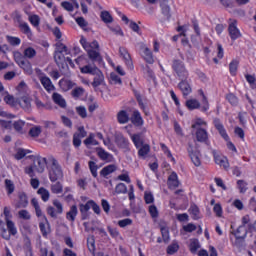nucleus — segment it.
<instances>
[{
    "label": "nucleus",
    "mask_w": 256,
    "mask_h": 256,
    "mask_svg": "<svg viewBox=\"0 0 256 256\" xmlns=\"http://www.w3.org/2000/svg\"><path fill=\"white\" fill-rule=\"evenodd\" d=\"M151 152V146L149 144H143L140 148H138V157H147Z\"/></svg>",
    "instance_id": "46"
},
{
    "label": "nucleus",
    "mask_w": 256,
    "mask_h": 256,
    "mask_svg": "<svg viewBox=\"0 0 256 256\" xmlns=\"http://www.w3.org/2000/svg\"><path fill=\"white\" fill-rule=\"evenodd\" d=\"M14 61L17 63L20 69H23L24 73H27L28 75L33 73V66L31 65V62L27 60V58H25L21 52H14Z\"/></svg>",
    "instance_id": "6"
},
{
    "label": "nucleus",
    "mask_w": 256,
    "mask_h": 256,
    "mask_svg": "<svg viewBox=\"0 0 256 256\" xmlns=\"http://www.w3.org/2000/svg\"><path fill=\"white\" fill-rule=\"evenodd\" d=\"M197 93L199 97H202L201 113H207V111H209V109L211 108V104H209V98H207V95H205V91H203V89H198Z\"/></svg>",
    "instance_id": "20"
},
{
    "label": "nucleus",
    "mask_w": 256,
    "mask_h": 256,
    "mask_svg": "<svg viewBox=\"0 0 256 256\" xmlns=\"http://www.w3.org/2000/svg\"><path fill=\"white\" fill-rule=\"evenodd\" d=\"M54 60L56 62V64L59 66L64 65L66 58H65V54L61 53V52H55L54 53Z\"/></svg>",
    "instance_id": "55"
},
{
    "label": "nucleus",
    "mask_w": 256,
    "mask_h": 256,
    "mask_svg": "<svg viewBox=\"0 0 256 256\" xmlns=\"http://www.w3.org/2000/svg\"><path fill=\"white\" fill-rule=\"evenodd\" d=\"M100 19L101 21H103V23H105L106 25H109L111 23H113V16L111 15V13L107 10H103L100 13Z\"/></svg>",
    "instance_id": "39"
},
{
    "label": "nucleus",
    "mask_w": 256,
    "mask_h": 256,
    "mask_svg": "<svg viewBox=\"0 0 256 256\" xmlns=\"http://www.w3.org/2000/svg\"><path fill=\"white\" fill-rule=\"evenodd\" d=\"M191 127L197 131V129H201V127H207V121L203 118H196Z\"/></svg>",
    "instance_id": "52"
},
{
    "label": "nucleus",
    "mask_w": 256,
    "mask_h": 256,
    "mask_svg": "<svg viewBox=\"0 0 256 256\" xmlns=\"http://www.w3.org/2000/svg\"><path fill=\"white\" fill-rule=\"evenodd\" d=\"M179 249H181L179 241L173 240L172 243L167 246L166 253L167 255H175V253L179 252Z\"/></svg>",
    "instance_id": "34"
},
{
    "label": "nucleus",
    "mask_w": 256,
    "mask_h": 256,
    "mask_svg": "<svg viewBox=\"0 0 256 256\" xmlns=\"http://www.w3.org/2000/svg\"><path fill=\"white\" fill-rule=\"evenodd\" d=\"M117 122L119 125H125L128 121H130L129 113L126 110H120L117 113Z\"/></svg>",
    "instance_id": "32"
},
{
    "label": "nucleus",
    "mask_w": 256,
    "mask_h": 256,
    "mask_svg": "<svg viewBox=\"0 0 256 256\" xmlns=\"http://www.w3.org/2000/svg\"><path fill=\"white\" fill-rule=\"evenodd\" d=\"M31 101L32 99L29 96H22L18 98V105L26 113H31Z\"/></svg>",
    "instance_id": "21"
},
{
    "label": "nucleus",
    "mask_w": 256,
    "mask_h": 256,
    "mask_svg": "<svg viewBox=\"0 0 256 256\" xmlns=\"http://www.w3.org/2000/svg\"><path fill=\"white\" fill-rule=\"evenodd\" d=\"M29 205V198L25 192L18 193V201L16 202V209H25Z\"/></svg>",
    "instance_id": "22"
},
{
    "label": "nucleus",
    "mask_w": 256,
    "mask_h": 256,
    "mask_svg": "<svg viewBox=\"0 0 256 256\" xmlns=\"http://www.w3.org/2000/svg\"><path fill=\"white\" fill-rule=\"evenodd\" d=\"M185 105H186L188 111H195V109H200V111H201V107H203V104L195 98L188 99L186 101Z\"/></svg>",
    "instance_id": "29"
},
{
    "label": "nucleus",
    "mask_w": 256,
    "mask_h": 256,
    "mask_svg": "<svg viewBox=\"0 0 256 256\" xmlns=\"http://www.w3.org/2000/svg\"><path fill=\"white\" fill-rule=\"evenodd\" d=\"M30 137H39L41 135V126L32 127L29 130Z\"/></svg>",
    "instance_id": "64"
},
{
    "label": "nucleus",
    "mask_w": 256,
    "mask_h": 256,
    "mask_svg": "<svg viewBox=\"0 0 256 256\" xmlns=\"http://www.w3.org/2000/svg\"><path fill=\"white\" fill-rule=\"evenodd\" d=\"M78 213H79V210L77 209V205H72L70 207V210L66 213V219L73 223L75 222V219H77Z\"/></svg>",
    "instance_id": "36"
},
{
    "label": "nucleus",
    "mask_w": 256,
    "mask_h": 256,
    "mask_svg": "<svg viewBox=\"0 0 256 256\" xmlns=\"http://www.w3.org/2000/svg\"><path fill=\"white\" fill-rule=\"evenodd\" d=\"M29 153H31V150L29 149L18 148L14 154V159H16V161H21V159H24Z\"/></svg>",
    "instance_id": "44"
},
{
    "label": "nucleus",
    "mask_w": 256,
    "mask_h": 256,
    "mask_svg": "<svg viewBox=\"0 0 256 256\" xmlns=\"http://www.w3.org/2000/svg\"><path fill=\"white\" fill-rule=\"evenodd\" d=\"M52 101L55 105H58L61 109L67 108V101L63 98V95L59 94L58 92H54L52 94Z\"/></svg>",
    "instance_id": "25"
},
{
    "label": "nucleus",
    "mask_w": 256,
    "mask_h": 256,
    "mask_svg": "<svg viewBox=\"0 0 256 256\" xmlns=\"http://www.w3.org/2000/svg\"><path fill=\"white\" fill-rule=\"evenodd\" d=\"M212 155L216 165H219V167H223L225 171H229L231 165L229 164V159L227 158V156L219 153L217 150H213Z\"/></svg>",
    "instance_id": "7"
},
{
    "label": "nucleus",
    "mask_w": 256,
    "mask_h": 256,
    "mask_svg": "<svg viewBox=\"0 0 256 256\" xmlns=\"http://www.w3.org/2000/svg\"><path fill=\"white\" fill-rule=\"evenodd\" d=\"M6 41L12 47H19V45H21V38H19L17 36L7 35L6 36Z\"/></svg>",
    "instance_id": "48"
},
{
    "label": "nucleus",
    "mask_w": 256,
    "mask_h": 256,
    "mask_svg": "<svg viewBox=\"0 0 256 256\" xmlns=\"http://www.w3.org/2000/svg\"><path fill=\"white\" fill-rule=\"evenodd\" d=\"M89 171L94 179H97L99 177V174L97 171H99V165H97V162L95 161H89L88 162Z\"/></svg>",
    "instance_id": "42"
},
{
    "label": "nucleus",
    "mask_w": 256,
    "mask_h": 256,
    "mask_svg": "<svg viewBox=\"0 0 256 256\" xmlns=\"http://www.w3.org/2000/svg\"><path fill=\"white\" fill-rule=\"evenodd\" d=\"M201 248V245L199 244V240L195 239L192 242H190L189 249L192 253H197L199 249Z\"/></svg>",
    "instance_id": "60"
},
{
    "label": "nucleus",
    "mask_w": 256,
    "mask_h": 256,
    "mask_svg": "<svg viewBox=\"0 0 256 256\" xmlns=\"http://www.w3.org/2000/svg\"><path fill=\"white\" fill-rule=\"evenodd\" d=\"M117 171V166L115 164H109L102 168L100 171V177H103L104 179H107L111 173H115Z\"/></svg>",
    "instance_id": "31"
},
{
    "label": "nucleus",
    "mask_w": 256,
    "mask_h": 256,
    "mask_svg": "<svg viewBox=\"0 0 256 256\" xmlns=\"http://www.w3.org/2000/svg\"><path fill=\"white\" fill-rule=\"evenodd\" d=\"M38 195H40L42 201H44V203H47V201H49V198L51 197V194L49 193V190H47L45 187H40L37 190Z\"/></svg>",
    "instance_id": "45"
},
{
    "label": "nucleus",
    "mask_w": 256,
    "mask_h": 256,
    "mask_svg": "<svg viewBox=\"0 0 256 256\" xmlns=\"http://www.w3.org/2000/svg\"><path fill=\"white\" fill-rule=\"evenodd\" d=\"M115 143L119 149H124V151H129V147L131 146V143L129 142V139L126 138L123 134L118 133L114 137Z\"/></svg>",
    "instance_id": "12"
},
{
    "label": "nucleus",
    "mask_w": 256,
    "mask_h": 256,
    "mask_svg": "<svg viewBox=\"0 0 256 256\" xmlns=\"http://www.w3.org/2000/svg\"><path fill=\"white\" fill-rule=\"evenodd\" d=\"M59 87L60 89H62V91L67 92V91H71V89L75 87V83L67 78H62L59 81Z\"/></svg>",
    "instance_id": "30"
},
{
    "label": "nucleus",
    "mask_w": 256,
    "mask_h": 256,
    "mask_svg": "<svg viewBox=\"0 0 256 256\" xmlns=\"http://www.w3.org/2000/svg\"><path fill=\"white\" fill-rule=\"evenodd\" d=\"M43 221L39 223V229L43 237H47L51 233V225L49 224V220H47V216L43 215Z\"/></svg>",
    "instance_id": "23"
},
{
    "label": "nucleus",
    "mask_w": 256,
    "mask_h": 256,
    "mask_svg": "<svg viewBox=\"0 0 256 256\" xmlns=\"http://www.w3.org/2000/svg\"><path fill=\"white\" fill-rule=\"evenodd\" d=\"M117 195H125L127 193V185L125 183H118L115 187Z\"/></svg>",
    "instance_id": "56"
},
{
    "label": "nucleus",
    "mask_w": 256,
    "mask_h": 256,
    "mask_svg": "<svg viewBox=\"0 0 256 256\" xmlns=\"http://www.w3.org/2000/svg\"><path fill=\"white\" fill-rule=\"evenodd\" d=\"M53 206H48L46 209L47 215L51 217L52 219H57V215L63 214V204L59 200H53ZM56 207V209H55Z\"/></svg>",
    "instance_id": "8"
},
{
    "label": "nucleus",
    "mask_w": 256,
    "mask_h": 256,
    "mask_svg": "<svg viewBox=\"0 0 256 256\" xmlns=\"http://www.w3.org/2000/svg\"><path fill=\"white\" fill-rule=\"evenodd\" d=\"M80 71L84 75H94V79L92 82V87H94V89H96V87H101V84L105 82V75H103L101 69H99L95 65H85L80 68Z\"/></svg>",
    "instance_id": "3"
},
{
    "label": "nucleus",
    "mask_w": 256,
    "mask_h": 256,
    "mask_svg": "<svg viewBox=\"0 0 256 256\" xmlns=\"http://www.w3.org/2000/svg\"><path fill=\"white\" fill-rule=\"evenodd\" d=\"M231 23L228 25V33L231 41H237L242 36L241 30L237 27V20L230 19Z\"/></svg>",
    "instance_id": "9"
},
{
    "label": "nucleus",
    "mask_w": 256,
    "mask_h": 256,
    "mask_svg": "<svg viewBox=\"0 0 256 256\" xmlns=\"http://www.w3.org/2000/svg\"><path fill=\"white\" fill-rule=\"evenodd\" d=\"M18 29L20 32H22L23 35H26L29 41L33 40V30H31V26H29V23H21L20 25H18Z\"/></svg>",
    "instance_id": "24"
},
{
    "label": "nucleus",
    "mask_w": 256,
    "mask_h": 256,
    "mask_svg": "<svg viewBox=\"0 0 256 256\" xmlns=\"http://www.w3.org/2000/svg\"><path fill=\"white\" fill-rule=\"evenodd\" d=\"M84 145L89 149V147H95L99 145V141L95 139V133H90L88 137L83 141Z\"/></svg>",
    "instance_id": "37"
},
{
    "label": "nucleus",
    "mask_w": 256,
    "mask_h": 256,
    "mask_svg": "<svg viewBox=\"0 0 256 256\" xmlns=\"http://www.w3.org/2000/svg\"><path fill=\"white\" fill-rule=\"evenodd\" d=\"M130 138L136 149H140V147L145 145V141L141 137V133L131 134Z\"/></svg>",
    "instance_id": "33"
},
{
    "label": "nucleus",
    "mask_w": 256,
    "mask_h": 256,
    "mask_svg": "<svg viewBox=\"0 0 256 256\" xmlns=\"http://www.w3.org/2000/svg\"><path fill=\"white\" fill-rule=\"evenodd\" d=\"M129 28L131 29V31H133L137 35H142L143 34V32L141 31V27H139V24H137L133 20L130 21Z\"/></svg>",
    "instance_id": "58"
},
{
    "label": "nucleus",
    "mask_w": 256,
    "mask_h": 256,
    "mask_svg": "<svg viewBox=\"0 0 256 256\" xmlns=\"http://www.w3.org/2000/svg\"><path fill=\"white\" fill-rule=\"evenodd\" d=\"M37 166L36 171L38 173H43L45 171V167L48 170V177L51 183H55V181H59V179H63V169H61V165H59V161L55 159L52 155L47 158L38 156L36 158Z\"/></svg>",
    "instance_id": "1"
},
{
    "label": "nucleus",
    "mask_w": 256,
    "mask_h": 256,
    "mask_svg": "<svg viewBox=\"0 0 256 256\" xmlns=\"http://www.w3.org/2000/svg\"><path fill=\"white\" fill-rule=\"evenodd\" d=\"M80 44L87 52L90 61L93 63H103V57H101V53L99 52V42L97 40L88 42L86 38L82 37Z\"/></svg>",
    "instance_id": "2"
},
{
    "label": "nucleus",
    "mask_w": 256,
    "mask_h": 256,
    "mask_svg": "<svg viewBox=\"0 0 256 256\" xmlns=\"http://www.w3.org/2000/svg\"><path fill=\"white\" fill-rule=\"evenodd\" d=\"M22 55L23 57H25V59H33V57L37 55V51L33 47H27L26 49H24Z\"/></svg>",
    "instance_id": "50"
},
{
    "label": "nucleus",
    "mask_w": 256,
    "mask_h": 256,
    "mask_svg": "<svg viewBox=\"0 0 256 256\" xmlns=\"http://www.w3.org/2000/svg\"><path fill=\"white\" fill-rule=\"evenodd\" d=\"M179 185H181V182L179 181V176L177 175V172H172L168 176V180H167L168 189L173 191V190L177 189V187H179Z\"/></svg>",
    "instance_id": "17"
},
{
    "label": "nucleus",
    "mask_w": 256,
    "mask_h": 256,
    "mask_svg": "<svg viewBox=\"0 0 256 256\" xmlns=\"http://www.w3.org/2000/svg\"><path fill=\"white\" fill-rule=\"evenodd\" d=\"M109 83L111 85H123V80H121V77L117 73L112 72L110 73Z\"/></svg>",
    "instance_id": "49"
},
{
    "label": "nucleus",
    "mask_w": 256,
    "mask_h": 256,
    "mask_svg": "<svg viewBox=\"0 0 256 256\" xmlns=\"http://www.w3.org/2000/svg\"><path fill=\"white\" fill-rule=\"evenodd\" d=\"M213 125L215 129L218 131L219 135L226 141V147L229 151L232 153H237V147L233 142H231V138L229 137V134H227V130L225 129V126L223 125V122H221V119L214 118L213 119Z\"/></svg>",
    "instance_id": "4"
},
{
    "label": "nucleus",
    "mask_w": 256,
    "mask_h": 256,
    "mask_svg": "<svg viewBox=\"0 0 256 256\" xmlns=\"http://www.w3.org/2000/svg\"><path fill=\"white\" fill-rule=\"evenodd\" d=\"M140 54L142 59L147 63L148 65H153L155 63V56L153 55V51L149 49L147 46H141L140 48Z\"/></svg>",
    "instance_id": "11"
},
{
    "label": "nucleus",
    "mask_w": 256,
    "mask_h": 256,
    "mask_svg": "<svg viewBox=\"0 0 256 256\" xmlns=\"http://www.w3.org/2000/svg\"><path fill=\"white\" fill-rule=\"evenodd\" d=\"M119 54L124 60V63L129 71H133L135 69V66L133 65V59L131 58V54H129V50L125 47L119 48Z\"/></svg>",
    "instance_id": "10"
},
{
    "label": "nucleus",
    "mask_w": 256,
    "mask_h": 256,
    "mask_svg": "<svg viewBox=\"0 0 256 256\" xmlns=\"http://www.w3.org/2000/svg\"><path fill=\"white\" fill-rule=\"evenodd\" d=\"M6 227L8 230L9 235H17V227H15V223L12 220H6Z\"/></svg>",
    "instance_id": "51"
},
{
    "label": "nucleus",
    "mask_w": 256,
    "mask_h": 256,
    "mask_svg": "<svg viewBox=\"0 0 256 256\" xmlns=\"http://www.w3.org/2000/svg\"><path fill=\"white\" fill-rule=\"evenodd\" d=\"M226 99L228 100V102L230 103V105H237L239 103V98H237V96H235V94L233 93H229L226 95Z\"/></svg>",
    "instance_id": "63"
},
{
    "label": "nucleus",
    "mask_w": 256,
    "mask_h": 256,
    "mask_svg": "<svg viewBox=\"0 0 256 256\" xmlns=\"http://www.w3.org/2000/svg\"><path fill=\"white\" fill-rule=\"evenodd\" d=\"M5 187L8 195H13L15 191V184L10 179L5 180Z\"/></svg>",
    "instance_id": "57"
},
{
    "label": "nucleus",
    "mask_w": 256,
    "mask_h": 256,
    "mask_svg": "<svg viewBox=\"0 0 256 256\" xmlns=\"http://www.w3.org/2000/svg\"><path fill=\"white\" fill-rule=\"evenodd\" d=\"M235 237L234 245H239L240 241H243L247 237V228L245 226H239L236 230L231 232Z\"/></svg>",
    "instance_id": "14"
},
{
    "label": "nucleus",
    "mask_w": 256,
    "mask_h": 256,
    "mask_svg": "<svg viewBox=\"0 0 256 256\" xmlns=\"http://www.w3.org/2000/svg\"><path fill=\"white\" fill-rule=\"evenodd\" d=\"M160 11L167 19V21L171 20L172 14H171V6H169V0H161L160 1Z\"/></svg>",
    "instance_id": "19"
},
{
    "label": "nucleus",
    "mask_w": 256,
    "mask_h": 256,
    "mask_svg": "<svg viewBox=\"0 0 256 256\" xmlns=\"http://www.w3.org/2000/svg\"><path fill=\"white\" fill-rule=\"evenodd\" d=\"M4 101L7 105H10L11 107H15L18 103V100L15 99L11 94H7L4 97Z\"/></svg>",
    "instance_id": "59"
},
{
    "label": "nucleus",
    "mask_w": 256,
    "mask_h": 256,
    "mask_svg": "<svg viewBox=\"0 0 256 256\" xmlns=\"http://www.w3.org/2000/svg\"><path fill=\"white\" fill-rule=\"evenodd\" d=\"M40 83L44 87L45 91H47V93H51V91H55V85H53L51 78L47 76H42L40 77Z\"/></svg>",
    "instance_id": "27"
},
{
    "label": "nucleus",
    "mask_w": 256,
    "mask_h": 256,
    "mask_svg": "<svg viewBox=\"0 0 256 256\" xmlns=\"http://www.w3.org/2000/svg\"><path fill=\"white\" fill-rule=\"evenodd\" d=\"M134 97L136 98V101L141 109V111H143V113L146 116H149V108H147V105H145V102H143V96H141V93H139L137 90H134Z\"/></svg>",
    "instance_id": "26"
},
{
    "label": "nucleus",
    "mask_w": 256,
    "mask_h": 256,
    "mask_svg": "<svg viewBox=\"0 0 256 256\" xmlns=\"http://www.w3.org/2000/svg\"><path fill=\"white\" fill-rule=\"evenodd\" d=\"M91 209V203H89V200L83 204H79V211L82 217V220L85 221V219H89V211Z\"/></svg>",
    "instance_id": "28"
},
{
    "label": "nucleus",
    "mask_w": 256,
    "mask_h": 256,
    "mask_svg": "<svg viewBox=\"0 0 256 256\" xmlns=\"http://www.w3.org/2000/svg\"><path fill=\"white\" fill-rule=\"evenodd\" d=\"M96 153L101 161H111L113 158V155L105 151L102 147L96 148Z\"/></svg>",
    "instance_id": "35"
},
{
    "label": "nucleus",
    "mask_w": 256,
    "mask_h": 256,
    "mask_svg": "<svg viewBox=\"0 0 256 256\" xmlns=\"http://www.w3.org/2000/svg\"><path fill=\"white\" fill-rule=\"evenodd\" d=\"M236 187L240 194L245 195L249 189V184L245 180H237Z\"/></svg>",
    "instance_id": "41"
},
{
    "label": "nucleus",
    "mask_w": 256,
    "mask_h": 256,
    "mask_svg": "<svg viewBox=\"0 0 256 256\" xmlns=\"http://www.w3.org/2000/svg\"><path fill=\"white\" fill-rule=\"evenodd\" d=\"M50 191L54 195H61V193H63V184L59 181H55L53 184H51Z\"/></svg>",
    "instance_id": "40"
},
{
    "label": "nucleus",
    "mask_w": 256,
    "mask_h": 256,
    "mask_svg": "<svg viewBox=\"0 0 256 256\" xmlns=\"http://www.w3.org/2000/svg\"><path fill=\"white\" fill-rule=\"evenodd\" d=\"M130 121L134 127H143V125H145V120H143V116H141V112H139V110L133 111Z\"/></svg>",
    "instance_id": "18"
},
{
    "label": "nucleus",
    "mask_w": 256,
    "mask_h": 256,
    "mask_svg": "<svg viewBox=\"0 0 256 256\" xmlns=\"http://www.w3.org/2000/svg\"><path fill=\"white\" fill-rule=\"evenodd\" d=\"M172 71L178 79H189V70L185 67V62L180 59L172 61Z\"/></svg>",
    "instance_id": "5"
},
{
    "label": "nucleus",
    "mask_w": 256,
    "mask_h": 256,
    "mask_svg": "<svg viewBox=\"0 0 256 256\" xmlns=\"http://www.w3.org/2000/svg\"><path fill=\"white\" fill-rule=\"evenodd\" d=\"M76 23H77V25H79V27L81 29H83L84 31H87V27L89 25V22H87V20H85L84 17L76 18Z\"/></svg>",
    "instance_id": "61"
},
{
    "label": "nucleus",
    "mask_w": 256,
    "mask_h": 256,
    "mask_svg": "<svg viewBox=\"0 0 256 256\" xmlns=\"http://www.w3.org/2000/svg\"><path fill=\"white\" fill-rule=\"evenodd\" d=\"M31 205L35 209L36 217H43V211L41 210V206H39V201L36 198H32Z\"/></svg>",
    "instance_id": "54"
},
{
    "label": "nucleus",
    "mask_w": 256,
    "mask_h": 256,
    "mask_svg": "<svg viewBox=\"0 0 256 256\" xmlns=\"http://www.w3.org/2000/svg\"><path fill=\"white\" fill-rule=\"evenodd\" d=\"M195 135L198 143H204L205 145H210L209 132H207L206 128H198L195 132Z\"/></svg>",
    "instance_id": "15"
},
{
    "label": "nucleus",
    "mask_w": 256,
    "mask_h": 256,
    "mask_svg": "<svg viewBox=\"0 0 256 256\" xmlns=\"http://www.w3.org/2000/svg\"><path fill=\"white\" fill-rule=\"evenodd\" d=\"M238 69H239V60L233 59L229 64V73L231 77L237 76Z\"/></svg>",
    "instance_id": "43"
},
{
    "label": "nucleus",
    "mask_w": 256,
    "mask_h": 256,
    "mask_svg": "<svg viewBox=\"0 0 256 256\" xmlns=\"http://www.w3.org/2000/svg\"><path fill=\"white\" fill-rule=\"evenodd\" d=\"M178 89L181 91L183 97H189L193 93V88L187 79H180Z\"/></svg>",
    "instance_id": "13"
},
{
    "label": "nucleus",
    "mask_w": 256,
    "mask_h": 256,
    "mask_svg": "<svg viewBox=\"0 0 256 256\" xmlns=\"http://www.w3.org/2000/svg\"><path fill=\"white\" fill-rule=\"evenodd\" d=\"M160 147L164 155H166L168 159H170L173 163H175V157H173V154L171 153V150L169 149V147H167L165 143H160Z\"/></svg>",
    "instance_id": "53"
},
{
    "label": "nucleus",
    "mask_w": 256,
    "mask_h": 256,
    "mask_svg": "<svg viewBox=\"0 0 256 256\" xmlns=\"http://www.w3.org/2000/svg\"><path fill=\"white\" fill-rule=\"evenodd\" d=\"M28 21L34 27L35 29H39V26L41 25V17L37 14H30L28 16Z\"/></svg>",
    "instance_id": "38"
},
{
    "label": "nucleus",
    "mask_w": 256,
    "mask_h": 256,
    "mask_svg": "<svg viewBox=\"0 0 256 256\" xmlns=\"http://www.w3.org/2000/svg\"><path fill=\"white\" fill-rule=\"evenodd\" d=\"M160 232L162 235V240L164 243H169V241H171V236L169 233V227L167 226H161L160 227Z\"/></svg>",
    "instance_id": "47"
},
{
    "label": "nucleus",
    "mask_w": 256,
    "mask_h": 256,
    "mask_svg": "<svg viewBox=\"0 0 256 256\" xmlns=\"http://www.w3.org/2000/svg\"><path fill=\"white\" fill-rule=\"evenodd\" d=\"M188 155L195 167H201V158L199 151L195 150L191 145L187 148Z\"/></svg>",
    "instance_id": "16"
},
{
    "label": "nucleus",
    "mask_w": 256,
    "mask_h": 256,
    "mask_svg": "<svg viewBox=\"0 0 256 256\" xmlns=\"http://www.w3.org/2000/svg\"><path fill=\"white\" fill-rule=\"evenodd\" d=\"M199 206L198 205H192L190 207V215H192V219L197 220L199 219Z\"/></svg>",
    "instance_id": "62"
}]
</instances>
